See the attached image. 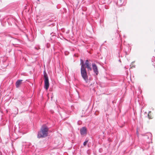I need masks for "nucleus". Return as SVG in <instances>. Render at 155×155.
<instances>
[{"mask_svg": "<svg viewBox=\"0 0 155 155\" xmlns=\"http://www.w3.org/2000/svg\"><path fill=\"white\" fill-rule=\"evenodd\" d=\"M85 65L86 66V68H87L88 71H91L92 70L91 64L89 63L88 60H87L85 61Z\"/></svg>", "mask_w": 155, "mask_h": 155, "instance_id": "39448f33", "label": "nucleus"}, {"mask_svg": "<svg viewBox=\"0 0 155 155\" xmlns=\"http://www.w3.org/2000/svg\"><path fill=\"white\" fill-rule=\"evenodd\" d=\"M81 63L80 64L81 65V69H84L85 68V63H84V61L82 59H80Z\"/></svg>", "mask_w": 155, "mask_h": 155, "instance_id": "6e6552de", "label": "nucleus"}, {"mask_svg": "<svg viewBox=\"0 0 155 155\" xmlns=\"http://www.w3.org/2000/svg\"><path fill=\"white\" fill-rule=\"evenodd\" d=\"M81 74L82 78L86 83L88 82V76L85 68L81 69Z\"/></svg>", "mask_w": 155, "mask_h": 155, "instance_id": "f03ea898", "label": "nucleus"}, {"mask_svg": "<svg viewBox=\"0 0 155 155\" xmlns=\"http://www.w3.org/2000/svg\"><path fill=\"white\" fill-rule=\"evenodd\" d=\"M112 103H114V101H112Z\"/></svg>", "mask_w": 155, "mask_h": 155, "instance_id": "2eb2a0df", "label": "nucleus"}, {"mask_svg": "<svg viewBox=\"0 0 155 155\" xmlns=\"http://www.w3.org/2000/svg\"><path fill=\"white\" fill-rule=\"evenodd\" d=\"M88 142V140H85L84 142V143H83V145L84 146H86L87 143Z\"/></svg>", "mask_w": 155, "mask_h": 155, "instance_id": "9b49d317", "label": "nucleus"}, {"mask_svg": "<svg viewBox=\"0 0 155 155\" xmlns=\"http://www.w3.org/2000/svg\"><path fill=\"white\" fill-rule=\"evenodd\" d=\"M35 48L37 50L38 49L36 47H35Z\"/></svg>", "mask_w": 155, "mask_h": 155, "instance_id": "4468645a", "label": "nucleus"}, {"mask_svg": "<svg viewBox=\"0 0 155 155\" xmlns=\"http://www.w3.org/2000/svg\"><path fill=\"white\" fill-rule=\"evenodd\" d=\"M6 123V121H4L3 122V123L2 124V125H4Z\"/></svg>", "mask_w": 155, "mask_h": 155, "instance_id": "f8f14e48", "label": "nucleus"}, {"mask_svg": "<svg viewBox=\"0 0 155 155\" xmlns=\"http://www.w3.org/2000/svg\"><path fill=\"white\" fill-rule=\"evenodd\" d=\"M23 80H17L15 83L16 86L17 88H18L20 85H21L22 83Z\"/></svg>", "mask_w": 155, "mask_h": 155, "instance_id": "0eeeda50", "label": "nucleus"}, {"mask_svg": "<svg viewBox=\"0 0 155 155\" xmlns=\"http://www.w3.org/2000/svg\"><path fill=\"white\" fill-rule=\"evenodd\" d=\"M129 47L126 46L124 48V52L125 53L126 55H128L129 53Z\"/></svg>", "mask_w": 155, "mask_h": 155, "instance_id": "1a4fd4ad", "label": "nucleus"}, {"mask_svg": "<svg viewBox=\"0 0 155 155\" xmlns=\"http://www.w3.org/2000/svg\"><path fill=\"white\" fill-rule=\"evenodd\" d=\"M92 65L93 71L95 73V75H97L99 73V71L97 66L94 63L92 64Z\"/></svg>", "mask_w": 155, "mask_h": 155, "instance_id": "20e7f679", "label": "nucleus"}, {"mask_svg": "<svg viewBox=\"0 0 155 155\" xmlns=\"http://www.w3.org/2000/svg\"><path fill=\"white\" fill-rule=\"evenodd\" d=\"M45 84L44 88L46 90H47L49 88V82L48 78L45 77Z\"/></svg>", "mask_w": 155, "mask_h": 155, "instance_id": "7ed1b4c3", "label": "nucleus"}, {"mask_svg": "<svg viewBox=\"0 0 155 155\" xmlns=\"http://www.w3.org/2000/svg\"><path fill=\"white\" fill-rule=\"evenodd\" d=\"M87 129L85 127H83L80 130V133L81 135H84L86 134Z\"/></svg>", "mask_w": 155, "mask_h": 155, "instance_id": "423d86ee", "label": "nucleus"}, {"mask_svg": "<svg viewBox=\"0 0 155 155\" xmlns=\"http://www.w3.org/2000/svg\"><path fill=\"white\" fill-rule=\"evenodd\" d=\"M148 118H149V119H151V118L150 117V116H149V114H148Z\"/></svg>", "mask_w": 155, "mask_h": 155, "instance_id": "ddd939ff", "label": "nucleus"}, {"mask_svg": "<svg viewBox=\"0 0 155 155\" xmlns=\"http://www.w3.org/2000/svg\"><path fill=\"white\" fill-rule=\"evenodd\" d=\"M44 77L45 79V77H46L47 78H48L47 74L46 72L45 71H44Z\"/></svg>", "mask_w": 155, "mask_h": 155, "instance_id": "9d476101", "label": "nucleus"}, {"mask_svg": "<svg viewBox=\"0 0 155 155\" xmlns=\"http://www.w3.org/2000/svg\"><path fill=\"white\" fill-rule=\"evenodd\" d=\"M49 129L45 125H42L40 130L38 132L37 136L38 138H44L47 136Z\"/></svg>", "mask_w": 155, "mask_h": 155, "instance_id": "f257e3e1", "label": "nucleus"}]
</instances>
